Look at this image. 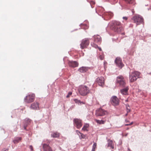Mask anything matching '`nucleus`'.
<instances>
[{"label": "nucleus", "instance_id": "1", "mask_svg": "<svg viewBox=\"0 0 151 151\" xmlns=\"http://www.w3.org/2000/svg\"><path fill=\"white\" fill-rule=\"evenodd\" d=\"M110 28L114 31L120 33L122 29L121 24L120 22L116 21H112L110 24Z\"/></svg>", "mask_w": 151, "mask_h": 151}, {"label": "nucleus", "instance_id": "2", "mask_svg": "<svg viewBox=\"0 0 151 151\" xmlns=\"http://www.w3.org/2000/svg\"><path fill=\"white\" fill-rule=\"evenodd\" d=\"M78 91L80 94L82 96H85L90 93L89 88L84 85L80 86L78 88Z\"/></svg>", "mask_w": 151, "mask_h": 151}, {"label": "nucleus", "instance_id": "3", "mask_svg": "<svg viewBox=\"0 0 151 151\" xmlns=\"http://www.w3.org/2000/svg\"><path fill=\"white\" fill-rule=\"evenodd\" d=\"M116 84L117 85L121 87H124L125 86L126 84L125 80L124 77L122 76H117L116 79Z\"/></svg>", "mask_w": 151, "mask_h": 151}, {"label": "nucleus", "instance_id": "4", "mask_svg": "<svg viewBox=\"0 0 151 151\" xmlns=\"http://www.w3.org/2000/svg\"><path fill=\"white\" fill-rule=\"evenodd\" d=\"M140 73L138 71H134L130 74L129 79L131 82H133L139 78Z\"/></svg>", "mask_w": 151, "mask_h": 151}, {"label": "nucleus", "instance_id": "5", "mask_svg": "<svg viewBox=\"0 0 151 151\" xmlns=\"http://www.w3.org/2000/svg\"><path fill=\"white\" fill-rule=\"evenodd\" d=\"M132 19L137 25H138L142 23L143 22V18L142 17L139 15L134 16Z\"/></svg>", "mask_w": 151, "mask_h": 151}, {"label": "nucleus", "instance_id": "6", "mask_svg": "<svg viewBox=\"0 0 151 151\" xmlns=\"http://www.w3.org/2000/svg\"><path fill=\"white\" fill-rule=\"evenodd\" d=\"M91 39L85 38L81 41V43L80 44V47L81 49H83L89 45L90 42L89 40Z\"/></svg>", "mask_w": 151, "mask_h": 151}, {"label": "nucleus", "instance_id": "7", "mask_svg": "<svg viewBox=\"0 0 151 151\" xmlns=\"http://www.w3.org/2000/svg\"><path fill=\"white\" fill-rule=\"evenodd\" d=\"M107 114V112L105 110L100 108L96 110L95 114L96 116H102Z\"/></svg>", "mask_w": 151, "mask_h": 151}, {"label": "nucleus", "instance_id": "8", "mask_svg": "<svg viewBox=\"0 0 151 151\" xmlns=\"http://www.w3.org/2000/svg\"><path fill=\"white\" fill-rule=\"evenodd\" d=\"M35 94L34 93L29 94L26 96L24 98V101L27 103H30L34 101Z\"/></svg>", "mask_w": 151, "mask_h": 151}, {"label": "nucleus", "instance_id": "9", "mask_svg": "<svg viewBox=\"0 0 151 151\" xmlns=\"http://www.w3.org/2000/svg\"><path fill=\"white\" fill-rule=\"evenodd\" d=\"M73 124L78 129H80L83 125L82 120L78 119H74L73 120Z\"/></svg>", "mask_w": 151, "mask_h": 151}, {"label": "nucleus", "instance_id": "10", "mask_svg": "<svg viewBox=\"0 0 151 151\" xmlns=\"http://www.w3.org/2000/svg\"><path fill=\"white\" fill-rule=\"evenodd\" d=\"M110 100L112 104L114 106H117L119 104L118 99L116 96H112L111 99Z\"/></svg>", "mask_w": 151, "mask_h": 151}, {"label": "nucleus", "instance_id": "11", "mask_svg": "<svg viewBox=\"0 0 151 151\" xmlns=\"http://www.w3.org/2000/svg\"><path fill=\"white\" fill-rule=\"evenodd\" d=\"M115 63L116 65L119 68H121L123 66L121 59L119 57H117L115 60Z\"/></svg>", "mask_w": 151, "mask_h": 151}, {"label": "nucleus", "instance_id": "12", "mask_svg": "<svg viewBox=\"0 0 151 151\" xmlns=\"http://www.w3.org/2000/svg\"><path fill=\"white\" fill-rule=\"evenodd\" d=\"M96 81L98 83L99 85L102 86L104 84V78L103 77H100L97 78L96 79Z\"/></svg>", "mask_w": 151, "mask_h": 151}, {"label": "nucleus", "instance_id": "13", "mask_svg": "<svg viewBox=\"0 0 151 151\" xmlns=\"http://www.w3.org/2000/svg\"><path fill=\"white\" fill-rule=\"evenodd\" d=\"M68 64L70 67L73 68L77 67L78 65V62L73 60L69 61Z\"/></svg>", "mask_w": 151, "mask_h": 151}, {"label": "nucleus", "instance_id": "14", "mask_svg": "<svg viewBox=\"0 0 151 151\" xmlns=\"http://www.w3.org/2000/svg\"><path fill=\"white\" fill-rule=\"evenodd\" d=\"M93 40L95 43H100L101 41V37L98 35H94L93 36Z\"/></svg>", "mask_w": 151, "mask_h": 151}, {"label": "nucleus", "instance_id": "15", "mask_svg": "<svg viewBox=\"0 0 151 151\" xmlns=\"http://www.w3.org/2000/svg\"><path fill=\"white\" fill-rule=\"evenodd\" d=\"M88 67L82 66L78 68V71L81 73H84L90 69Z\"/></svg>", "mask_w": 151, "mask_h": 151}, {"label": "nucleus", "instance_id": "16", "mask_svg": "<svg viewBox=\"0 0 151 151\" xmlns=\"http://www.w3.org/2000/svg\"><path fill=\"white\" fill-rule=\"evenodd\" d=\"M43 148L44 151H52L51 147L49 146V144H43Z\"/></svg>", "mask_w": 151, "mask_h": 151}, {"label": "nucleus", "instance_id": "17", "mask_svg": "<svg viewBox=\"0 0 151 151\" xmlns=\"http://www.w3.org/2000/svg\"><path fill=\"white\" fill-rule=\"evenodd\" d=\"M30 122L31 120L30 119H25L23 123V127L24 130H27L26 127L30 124Z\"/></svg>", "mask_w": 151, "mask_h": 151}, {"label": "nucleus", "instance_id": "18", "mask_svg": "<svg viewBox=\"0 0 151 151\" xmlns=\"http://www.w3.org/2000/svg\"><path fill=\"white\" fill-rule=\"evenodd\" d=\"M39 104L37 102H35L31 104L30 106L31 108L34 110L39 109Z\"/></svg>", "mask_w": 151, "mask_h": 151}, {"label": "nucleus", "instance_id": "19", "mask_svg": "<svg viewBox=\"0 0 151 151\" xmlns=\"http://www.w3.org/2000/svg\"><path fill=\"white\" fill-rule=\"evenodd\" d=\"M128 90V87L126 86L125 88L121 89L120 90V92L123 95H126L127 94Z\"/></svg>", "mask_w": 151, "mask_h": 151}, {"label": "nucleus", "instance_id": "20", "mask_svg": "<svg viewBox=\"0 0 151 151\" xmlns=\"http://www.w3.org/2000/svg\"><path fill=\"white\" fill-rule=\"evenodd\" d=\"M22 139L21 137H15L13 140V142L14 144H17Z\"/></svg>", "mask_w": 151, "mask_h": 151}, {"label": "nucleus", "instance_id": "21", "mask_svg": "<svg viewBox=\"0 0 151 151\" xmlns=\"http://www.w3.org/2000/svg\"><path fill=\"white\" fill-rule=\"evenodd\" d=\"M60 136V134L57 132H55L52 133L51 134V137L53 138L58 137Z\"/></svg>", "mask_w": 151, "mask_h": 151}, {"label": "nucleus", "instance_id": "22", "mask_svg": "<svg viewBox=\"0 0 151 151\" xmlns=\"http://www.w3.org/2000/svg\"><path fill=\"white\" fill-rule=\"evenodd\" d=\"M108 147H110L112 149L114 148V145H112L113 142L112 140L109 139L108 141Z\"/></svg>", "mask_w": 151, "mask_h": 151}, {"label": "nucleus", "instance_id": "23", "mask_svg": "<svg viewBox=\"0 0 151 151\" xmlns=\"http://www.w3.org/2000/svg\"><path fill=\"white\" fill-rule=\"evenodd\" d=\"M73 100L75 103L78 104V105H81L82 104H84V103L83 102L79 100H78L77 99H74Z\"/></svg>", "mask_w": 151, "mask_h": 151}, {"label": "nucleus", "instance_id": "24", "mask_svg": "<svg viewBox=\"0 0 151 151\" xmlns=\"http://www.w3.org/2000/svg\"><path fill=\"white\" fill-rule=\"evenodd\" d=\"M89 127V125L87 123L85 124L83 126V127L82 128V130L83 131H88V130L87 129V128L88 127Z\"/></svg>", "mask_w": 151, "mask_h": 151}, {"label": "nucleus", "instance_id": "25", "mask_svg": "<svg viewBox=\"0 0 151 151\" xmlns=\"http://www.w3.org/2000/svg\"><path fill=\"white\" fill-rule=\"evenodd\" d=\"M95 121L96 123L99 124H104L105 122V121L102 120H99L98 119H95Z\"/></svg>", "mask_w": 151, "mask_h": 151}, {"label": "nucleus", "instance_id": "26", "mask_svg": "<svg viewBox=\"0 0 151 151\" xmlns=\"http://www.w3.org/2000/svg\"><path fill=\"white\" fill-rule=\"evenodd\" d=\"M80 25L81 26V28L82 29H86L88 27V26L87 25L85 24L82 23Z\"/></svg>", "mask_w": 151, "mask_h": 151}, {"label": "nucleus", "instance_id": "27", "mask_svg": "<svg viewBox=\"0 0 151 151\" xmlns=\"http://www.w3.org/2000/svg\"><path fill=\"white\" fill-rule=\"evenodd\" d=\"M91 45L92 46L95 47V48H96L97 47H98L99 50L100 51H101L102 50H101V48H100V47H98V45H96L94 43H91Z\"/></svg>", "mask_w": 151, "mask_h": 151}, {"label": "nucleus", "instance_id": "28", "mask_svg": "<svg viewBox=\"0 0 151 151\" xmlns=\"http://www.w3.org/2000/svg\"><path fill=\"white\" fill-rule=\"evenodd\" d=\"M134 51V48H132L131 51L129 53V54L130 55H133Z\"/></svg>", "mask_w": 151, "mask_h": 151}, {"label": "nucleus", "instance_id": "29", "mask_svg": "<svg viewBox=\"0 0 151 151\" xmlns=\"http://www.w3.org/2000/svg\"><path fill=\"white\" fill-rule=\"evenodd\" d=\"M80 139H84L85 138L86 136L82 133H81L79 136Z\"/></svg>", "mask_w": 151, "mask_h": 151}, {"label": "nucleus", "instance_id": "30", "mask_svg": "<svg viewBox=\"0 0 151 151\" xmlns=\"http://www.w3.org/2000/svg\"><path fill=\"white\" fill-rule=\"evenodd\" d=\"M104 58V56L102 54L101 55H100L98 57V59H99L100 60H102Z\"/></svg>", "mask_w": 151, "mask_h": 151}, {"label": "nucleus", "instance_id": "31", "mask_svg": "<svg viewBox=\"0 0 151 151\" xmlns=\"http://www.w3.org/2000/svg\"><path fill=\"white\" fill-rule=\"evenodd\" d=\"M129 106L128 105H127L126 106V109H127V112L128 113H129V112L130 111V109H129L128 108V107H129Z\"/></svg>", "mask_w": 151, "mask_h": 151}, {"label": "nucleus", "instance_id": "32", "mask_svg": "<svg viewBox=\"0 0 151 151\" xmlns=\"http://www.w3.org/2000/svg\"><path fill=\"white\" fill-rule=\"evenodd\" d=\"M108 14L109 15L110 18H111V17H112L113 15V13L111 12L108 13Z\"/></svg>", "mask_w": 151, "mask_h": 151}, {"label": "nucleus", "instance_id": "33", "mask_svg": "<svg viewBox=\"0 0 151 151\" xmlns=\"http://www.w3.org/2000/svg\"><path fill=\"white\" fill-rule=\"evenodd\" d=\"M96 146V143H93V146H92V148L95 149Z\"/></svg>", "mask_w": 151, "mask_h": 151}, {"label": "nucleus", "instance_id": "34", "mask_svg": "<svg viewBox=\"0 0 151 151\" xmlns=\"http://www.w3.org/2000/svg\"><path fill=\"white\" fill-rule=\"evenodd\" d=\"M76 133L78 134V135L79 136L80 134H81V133L78 130H76Z\"/></svg>", "mask_w": 151, "mask_h": 151}, {"label": "nucleus", "instance_id": "35", "mask_svg": "<svg viewBox=\"0 0 151 151\" xmlns=\"http://www.w3.org/2000/svg\"><path fill=\"white\" fill-rule=\"evenodd\" d=\"M114 0V2L112 1H111V4H114L115 3H117V1H116V0Z\"/></svg>", "mask_w": 151, "mask_h": 151}, {"label": "nucleus", "instance_id": "36", "mask_svg": "<svg viewBox=\"0 0 151 151\" xmlns=\"http://www.w3.org/2000/svg\"><path fill=\"white\" fill-rule=\"evenodd\" d=\"M29 148L30 149L31 151L33 150V148L32 145H30L29 146Z\"/></svg>", "mask_w": 151, "mask_h": 151}, {"label": "nucleus", "instance_id": "37", "mask_svg": "<svg viewBox=\"0 0 151 151\" xmlns=\"http://www.w3.org/2000/svg\"><path fill=\"white\" fill-rule=\"evenodd\" d=\"M133 123V122H132L130 123V124H125V126H129V125H132Z\"/></svg>", "mask_w": 151, "mask_h": 151}, {"label": "nucleus", "instance_id": "38", "mask_svg": "<svg viewBox=\"0 0 151 151\" xmlns=\"http://www.w3.org/2000/svg\"><path fill=\"white\" fill-rule=\"evenodd\" d=\"M8 149H3L1 151H8Z\"/></svg>", "mask_w": 151, "mask_h": 151}, {"label": "nucleus", "instance_id": "39", "mask_svg": "<svg viewBox=\"0 0 151 151\" xmlns=\"http://www.w3.org/2000/svg\"><path fill=\"white\" fill-rule=\"evenodd\" d=\"M123 19H125V20H127V17H123Z\"/></svg>", "mask_w": 151, "mask_h": 151}, {"label": "nucleus", "instance_id": "40", "mask_svg": "<svg viewBox=\"0 0 151 151\" xmlns=\"http://www.w3.org/2000/svg\"><path fill=\"white\" fill-rule=\"evenodd\" d=\"M95 4V3L94 1H91V2L90 3V4Z\"/></svg>", "mask_w": 151, "mask_h": 151}, {"label": "nucleus", "instance_id": "41", "mask_svg": "<svg viewBox=\"0 0 151 151\" xmlns=\"http://www.w3.org/2000/svg\"><path fill=\"white\" fill-rule=\"evenodd\" d=\"M72 94V92H68V94L69 95H71Z\"/></svg>", "mask_w": 151, "mask_h": 151}, {"label": "nucleus", "instance_id": "42", "mask_svg": "<svg viewBox=\"0 0 151 151\" xmlns=\"http://www.w3.org/2000/svg\"><path fill=\"white\" fill-rule=\"evenodd\" d=\"M127 150H128V151H132L129 147L128 148Z\"/></svg>", "mask_w": 151, "mask_h": 151}, {"label": "nucleus", "instance_id": "43", "mask_svg": "<svg viewBox=\"0 0 151 151\" xmlns=\"http://www.w3.org/2000/svg\"><path fill=\"white\" fill-rule=\"evenodd\" d=\"M120 6H121V7H119V8H120L121 9H122V5H120Z\"/></svg>", "mask_w": 151, "mask_h": 151}, {"label": "nucleus", "instance_id": "44", "mask_svg": "<svg viewBox=\"0 0 151 151\" xmlns=\"http://www.w3.org/2000/svg\"><path fill=\"white\" fill-rule=\"evenodd\" d=\"M132 12L133 14V13H134V9H132Z\"/></svg>", "mask_w": 151, "mask_h": 151}, {"label": "nucleus", "instance_id": "45", "mask_svg": "<svg viewBox=\"0 0 151 151\" xmlns=\"http://www.w3.org/2000/svg\"><path fill=\"white\" fill-rule=\"evenodd\" d=\"M95 151V149H93V148H92L91 151Z\"/></svg>", "mask_w": 151, "mask_h": 151}, {"label": "nucleus", "instance_id": "46", "mask_svg": "<svg viewBox=\"0 0 151 151\" xmlns=\"http://www.w3.org/2000/svg\"><path fill=\"white\" fill-rule=\"evenodd\" d=\"M70 96H69L68 94L67 95V96H66V97L67 98H68Z\"/></svg>", "mask_w": 151, "mask_h": 151}, {"label": "nucleus", "instance_id": "47", "mask_svg": "<svg viewBox=\"0 0 151 151\" xmlns=\"http://www.w3.org/2000/svg\"><path fill=\"white\" fill-rule=\"evenodd\" d=\"M128 133H127L126 134H125V136H127L128 135Z\"/></svg>", "mask_w": 151, "mask_h": 151}, {"label": "nucleus", "instance_id": "48", "mask_svg": "<svg viewBox=\"0 0 151 151\" xmlns=\"http://www.w3.org/2000/svg\"><path fill=\"white\" fill-rule=\"evenodd\" d=\"M127 114H126V115H126V116H127Z\"/></svg>", "mask_w": 151, "mask_h": 151}, {"label": "nucleus", "instance_id": "49", "mask_svg": "<svg viewBox=\"0 0 151 151\" xmlns=\"http://www.w3.org/2000/svg\"><path fill=\"white\" fill-rule=\"evenodd\" d=\"M150 74H151V73H150Z\"/></svg>", "mask_w": 151, "mask_h": 151}]
</instances>
